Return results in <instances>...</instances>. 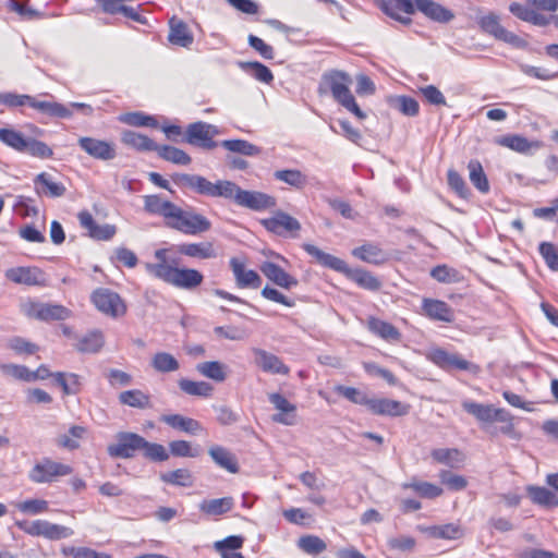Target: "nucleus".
<instances>
[{"mask_svg":"<svg viewBox=\"0 0 558 558\" xmlns=\"http://www.w3.org/2000/svg\"><path fill=\"white\" fill-rule=\"evenodd\" d=\"M144 209L161 217L166 227L186 235H199L211 229V221L203 214L191 207L184 209L157 194L144 196Z\"/></svg>","mask_w":558,"mask_h":558,"instance_id":"nucleus-1","label":"nucleus"},{"mask_svg":"<svg viewBox=\"0 0 558 558\" xmlns=\"http://www.w3.org/2000/svg\"><path fill=\"white\" fill-rule=\"evenodd\" d=\"M167 254L168 248L156 250L154 255L157 263H147L145 265L147 272L165 283L182 290L193 291L203 284L204 275L199 270L173 266L168 262Z\"/></svg>","mask_w":558,"mask_h":558,"instance_id":"nucleus-2","label":"nucleus"},{"mask_svg":"<svg viewBox=\"0 0 558 558\" xmlns=\"http://www.w3.org/2000/svg\"><path fill=\"white\" fill-rule=\"evenodd\" d=\"M107 451L112 458L130 459L142 451L144 458L154 462H163L169 459L165 446L149 442L143 436L131 432L118 433L117 442L109 445Z\"/></svg>","mask_w":558,"mask_h":558,"instance_id":"nucleus-3","label":"nucleus"},{"mask_svg":"<svg viewBox=\"0 0 558 558\" xmlns=\"http://www.w3.org/2000/svg\"><path fill=\"white\" fill-rule=\"evenodd\" d=\"M302 248L315 258L318 264L344 275L360 288L372 292L380 290V279L374 276L371 271L363 268H350L343 259L325 253L314 244L304 243L302 244Z\"/></svg>","mask_w":558,"mask_h":558,"instance_id":"nucleus-4","label":"nucleus"},{"mask_svg":"<svg viewBox=\"0 0 558 558\" xmlns=\"http://www.w3.org/2000/svg\"><path fill=\"white\" fill-rule=\"evenodd\" d=\"M352 78L347 72L330 70L322 75L317 92L320 96L330 93L339 105L354 114L357 119L363 120L366 118V114L361 110L355 101V98L350 90Z\"/></svg>","mask_w":558,"mask_h":558,"instance_id":"nucleus-5","label":"nucleus"},{"mask_svg":"<svg viewBox=\"0 0 558 558\" xmlns=\"http://www.w3.org/2000/svg\"><path fill=\"white\" fill-rule=\"evenodd\" d=\"M512 15L522 22L545 27L551 22L558 28V15H547L558 11V0H525L524 3L513 1L509 4Z\"/></svg>","mask_w":558,"mask_h":558,"instance_id":"nucleus-6","label":"nucleus"},{"mask_svg":"<svg viewBox=\"0 0 558 558\" xmlns=\"http://www.w3.org/2000/svg\"><path fill=\"white\" fill-rule=\"evenodd\" d=\"M462 408L486 430L489 429L493 423H500L499 433L511 435L514 432V417L504 408H495L493 404H483L471 400L463 401ZM490 434L496 435L497 429L490 430Z\"/></svg>","mask_w":558,"mask_h":558,"instance_id":"nucleus-7","label":"nucleus"},{"mask_svg":"<svg viewBox=\"0 0 558 558\" xmlns=\"http://www.w3.org/2000/svg\"><path fill=\"white\" fill-rule=\"evenodd\" d=\"M477 25L483 33L494 37L496 40L504 41L514 48L523 49L527 46L525 39L506 29L501 25L499 15L494 12L480 16L477 19Z\"/></svg>","mask_w":558,"mask_h":558,"instance_id":"nucleus-8","label":"nucleus"},{"mask_svg":"<svg viewBox=\"0 0 558 558\" xmlns=\"http://www.w3.org/2000/svg\"><path fill=\"white\" fill-rule=\"evenodd\" d=\"M21 311L27 318L40 322L65 320L72 315L71 310L61 304L43 303L33 300L22 304Z\"/></svg>","mask_w":558,"mask_h":558,"instance_id":"nucleus-9","label":"nucleus"},{"mask_svg":"<svg viewBox=\"0 0 558 558\" xmlns=\"http://www.w3.org/2000/svg\"><path fill=\"white\" fill-rule=\"evenodd\" d=\"M15 526L31 536H43L50 541L68 538L74 533L71 527L51 523L47 520H35L33 522L20 520L15 521Z\"/></svg>","mask_w":558,"mask_h":558,"instance_id":"nucleus-10","label":"nucleus"},{"mask_svg":"<svg viewBox=\"0 0 558 558\" xmlns=\"http://www.w3.org/2000/svg\"><path fill=\"white\" fill-rule=\"evenodd\" d=\"M90 301L100 313L111 318L124 316L128 310L123 299L107 288L96 289L90 295Z\"/></svg>","mask_w":558,"mask_h":558,"instance_id":"nucleus-11","label":"nucleus"},{"mask_svg":"<svg viewBox=\"0 0 558 558\" xmlns=\"http://www.w3.org/2000/svg\"><path fill=\"white\" fill-rule=\"evenodd\" d=\"M73 473V468L69 464L53 461L50 458H44L37 462L28 473L32 482L37 484L52 483L59 477L68 476Z\"/></svg>","mask_w":558,"mask_h":558,"instance_id":"nucleus-12","label":"nucleus"},{"mask_svg":"<svg viewBox=\"0 0 558 558\" xmlns=\"http://www.w3.org/2000/svg\"><path fill=\"white\" fill-rule=\"evenodd\" d=\"M427 359L445 371L458 369L466 371L472 374H478L480 365L463 359L459 354L449 353L441 348H433L427 353Z\"/></svg>","mask_w":558,"mask_h":558,"instance_id":"nucleus-13","label":"nucleus"},{"mask_svg":"<svg viewBox=\"0 0 558 558\" xmlns=\"http://www.w3.org/2000/svg\"><path fill=\"white\" fill-rule=\"evenodd\" d=\"M8 281L26 287L44 288L48 286L47 274L38 266H16L4 271Z\"/></svg>","mask_w":558,"mask_h":558,"instance_id":"nucleus-14","label":"nucleus"},{"mask_svg":"<svg viewBox=\"0 0 558 558\" xmlns=\"http://www.w3.org/2000/svg\"><path fill=\"white\" fill-rule=\"evenodd\" d=\"M260 225L268 232L284 238H296L301 231L300 221L282 210H277L272 216L262 219Z\"/></svg>","mask_w":558,"mask_h":558,"instance_id":"nucleus-15","label":"nucleus"},{"mask_svg":"<svg viewBox=\"0 0 558 558\" xmlns=\"http://www.w3.org/2000/svg\"><path fill=\"white\" fill-rule=\"evenodd\" d=\"M229 267L232 271L235 286L239 289H259L262 287V277L259 274L247 267L246 259L241 257H231Z\"/></svg>","mask_w":558,"mask_h":558,"instance_id":"nucleus-16","label":"nucleus"},{"mask_svg":"<svg viewBox=\"0 0 558 558\" xmlns=\"http://www.w3.org/2000/svg\"><path fill=\"white\" fill-rule=\"evenodd\" d=\"M77 144L84 153L96 160L109 161L117 157V147L111 141L81 136Z\"/></svg>","mask_w":558,"mask_h":558,"instance_id":"nucleus-17","label":"nucleus"},{"mask_svg":"<svg viewBox=\"0 0 558 558\" xmlns=\"http://www.w3.org/2000/svg\"><path fill=\"white\" fill-rule=\"evenodd\" d=\"M375 3L386 15L405 25L411 23L416 10V0H375Z\"/></svg>","mask_w":558,"mask_h":558,"instance_id":"nucleus-18","label":"nucleus"},{"mask_svg":"<svg viewBox=\"0 0 558 558\" xmlns=\"http://www.w3.org/2000/svg\"><path fill=\"white\" fill-rule=\"evenodd\" d=\"M268 400L277 411V413L271 416L272 422L286 426H291L296 423L298 409L294 403L290 402L279 392L269 393Z\"/></svg>","mask_w":558,"mask_h":558,"instance_id":"nucleus-19","label":"nucleus"},{"mask_svg":"<svg viewBox=\"0 0 558 558\" xmlns=\"http://www.w3.org/2000/svg\"><path fill=\"white\" fill-rule=\"evenodd\" d=\"M77 219L81 228L86 230L87 235L96 241H109L117 233V227L114 225H97L93 215L86 209L77 214Z\"/></svg>","mask_w":558,"mask_h":558,"instance_id":"nucleus-20","label":"nucleus"},{"mask_svg":"<svg viewBox=\"0 0 558 558\" xmlns=\"http://www.w3.org/2000/svg\"><path fill=\"white\" fill-rule=\"evenodd\" d=\"M216 132L215 126L210 124L201 121L194 122L189 124L186 129L185 141L191 145L213 149L217 146V143L213 140Z\"/></svg>","mask_w":558,"mask_h":558,"instance_id":"nucleus-21","label":"nucleus"},{"mask_svg":"<svg viewBox=\"0 0 558 558\" xmlns=\"http://www.w3.org/2000/svg\"><path fill=\"white\" fill-rule=\"evenodd\" d=\"M422 315L430 320L451 324L454 320L453 308L442 300L423 298L421 304Z\"/></svg>","mask_w":558,"mask_h":558,"instance_id":"nucleus-22","label":"nucleus"},{"mask_svg":"<svg viewBox=\"0 0 558 558\" xmlns=\"http://www.w3.org/2000/svg\"><path fill=\"white\" fill-rule=\"evenodd\" d=\"M494 142L500 147L508 148L522 155H530L533 150L543 147V143L541 141H530L527 137L520 134H506L497 136L495 137Z\"/></svg>","mask_w":558,"mask_h":558,"instance_id":"nucleus-23","label":"nucleus"},{"mask_svg":"<svg viewBox=\"0 0 558 558\" xmlns=\"http://www.w3.org/2000/svg\"><path fill=\"white\" fill-rule=\"evenodd\" d=\"M410 410L411 405L409 403L388 398H372L368 407V411L375 415L393 417L404 416L409 414Z\"/></svg>","mask_w":558,"mask_h":558,"instance_id":"nucleus-24","label":"nucleus"},{"mask_svg":"<svg viewBox=\"0 0 558 558\" xmlns=\"http://www.w3.org/2000/svg\"><path fill=\"white\" fill-rule=\"evenodd\" d=\"M263 275L274 284L290 290L299 284V280L272 262H263L259 267Z\"/></svg>","mask_w":558,"mask_h":558,"instance_id":"nucleus-25","label":"nucleus"},{"mask_svg":"<svg viewBox=\"0 0 558 558\" xmlns=\"http://www.w3.org/2000/svg\"><path fill=\"white\" fill-rule=\"evenodd\" d=\"M168 24V41L173 46L190 48L194 43V35L189 25L175 15L169 20Z\"/></svg>","mask_w":558,"mask_h":558,"instance_id":"nucleus-26","label":"nucleus"},{"mask_svg":"<svg viewBox=\"0 0 558 558\" xmlns=\"http://www.w3.org/2000/svg\"><path fill=\"white\" fill-rule=\"evenodd\" d=\"M352 255L366 264L380 266L388 262L389 255L378 244L365 242L352 250Z\"/></svg>","mask_w":558,"mask_h":558,"instance_id":"nucleus-27","label":"nucleus"},{"mask_svg":"<svg viewBox=\"0 0 558 558\" xmlns=\"http://www.w3.org/2000/svg\"><path fill=\"white\" fill-rule=\"evenodd\" d=\"M238 197V205L256 211L272 208L277 204L276 198L274 196L257 191L242 190Z\"/></svg>","mask_w":558,"mask_h":558,"instance_id":"nucleus-28","label":"nucleus"},{"mask_svg":"<svg viewBox=\"0 0 558 558\" xmlns=\"http://www.w3.org/2000/svg\"><path fill=\"white\" fill-rule=\"evenodd\" d=\"M35 190L38 195L50 198L61 197L65 194L66 187L62 182L56 181L51 174L41 172L34 179Z\"/></svg>","mask_w":558,"mask_h":558,"instance_id":"nucleus-29","label":"nucleus"},{"mask_svg":"<svg viewBox=\"0 0 558 558\" xmlns=\"http://www.w3.org/2000/svg\"><path fill=\"white\" fill-rule=\"evenodd\" d=\"M172 180L181 186L190 187L198 194L214 197L215 183L210 182L204 177L196 174L180 173L174 174Z\"/></svg>","mask_w":558,"mask_h":558,"instance_id":"nucleus-30","label":"nucleus"},{"mask_svg":"<svg viewBox=\"0 0 558 558\" xmlns=\"http://www.w3.org/2000/svg\"><path fill=\"white\" fill-rule=\"evenodd\" d=\"M254 354L256 364L263 372L279 375H288L290 373V367L277 355L263 349H255Z\"/></svg>","mask_w":558,"mask_h":558,"instance_id":"nucleus-31","label":"nucleus"},{"mask_svg":"<svg viewBox=\"0 0 558 558\" xmlns=\"http://www.w3.org/2000/svg\"><path fill=\"white\" fill-rule=\"evenodd\" d=\"M366 327L373 335L388 342H399L402 338L396 326L375 316L367 318Z\"/></svg>","mask_w":558,"mask_h":558,"instance_id":"nucleus-32","label":"nucleus"},{"mask_svg":"<svg viewBox=\"0 0 558 558\" xmlns=\"http://www.w3.org/2000/svg\"><path fill=\"white\" fill-rule=\"evenodd\" d=\"M177 252L183 256L195 259H210L217 256L213 242H190L177 246Z\"/></svg>","mask_w":558,"mask_h":558,"instance_id":"nucleus-33","label":"nucleus"},{"mask_svg":"<svg viewBox=\"0 0 558 558\" xmlns=\"http://www.w3.org/2000/svg\"><path fill=\"white\" fill-rule=\"evenodd\" d=\"M208 454L213 461L221 469L228 471L231 474H236L240 471L238 459L234 453L229 449L215 445L208 450Z\"/></svg>","mask_w":558,"mask_h":558,"instance_id":"nucleus-34","label":"nucleus"},{"mask_svg":"<svg viewBox=\"0 0 558 558\" xmlns=\"http://www.w3.org/2000/svg\"><path fill=\"white\" fill-rule=\"evenodd\" d=\"M416 10L426 17L439 23H448L454 17V14L449 9L433 0H416Z\"/></svg>","mask_w":558,"mask_h":558,"instance_id":"nucleus-35","label":"nucleus"},{"mask_svg":"<svg viewBox=\"0 0 558 558\" xmlns=\"http://www.w3.org/2000/svg\"><path fill=\"white\" fill-rule=\"evenodd\" d=\"M401 487L402 489H410L414 492L418 497L425 499H436L444 494L441 486L420 480L415 476L412 477L409 482L403 483Z\"/></svg>","mask_w":558,"mask_h":558,"instance_id":"nucleus-36","label":"nucleus"},{"mask_svg":"<svg viewBox=\"0 0 558 558\" xmlns=\"http://www.w3.org/2000/svg\"><path fill=\"white\" fill-rule=\"evenodd\" d=\"M105 345V336L100 330H92L76 339L74 349L84 354L98 353Z\"/></svg>","mask_w":558,"mask_h":558,"instance_id":"nucleus-37","label":"nucleus"},{"mask_svg":"<svg viewBox=\"0 0 558 558\" xmlns=\"http://www.w3.org/2000/svg\"><path fill=\"white\" fill-rule=\"evenodd\" d=\"M432 459L439 464H445L451 469H458L465 461L464 453L458 448H437L430 451Z\"/></svg>","mask_w":558,"mask_h":558,"instance_id":"nucleus-38","label":"nucleus"},{"mask_svg":"<svg viewBox=\"0 0 558 558\" xmlns=\"http://www.w3.org/2000/svg\"><path fill=\"white\" fill-rule=\"evenodd\" d=\"M31 108L52 118L66 119L72 116V110L68 106L57 101L38 100L35 97H33Z\"/></svg>","mask_w":558,"mask_h":558,"instance_id":"nucleus-39","label":"nucleus"},{"mask_svg":"<svg viewBox=\"0 0 558 558\" xmlns=\"http://www.w3.org/2000/svg\"><path fill=\"white\" fill-rule=\"evenodd\" d=\"M234 507V499L230 496L216 498V499H204L199 504V510L206 515H222L231 511Z\"/></svg>","mask_w":558,"mask_h":558,"instance_id":"nucleus-40","label":"nucleus"},{"mask_svg":"<svg viewBox=\"0 0 558 558\" xmlns=\"http://www.w3.org/2000/svg\"><path fill=\"white\" fill-rule=\"evenodd\" d=\"M119 402L123 405L135 409H148L151 407V398L147 392L141 389H130L122 391L119 397Z\"/></svg>","mask_w":558,"mask_h":558,"instance_id":"nucleus-41","label":"nucleus"},{"mask_svg":"<svg viewBox=\"0 0 558 558\" xmlns=\"http://www.w3.org/2000/svg\"><path fill=\"white\" fill-rule=\"evenodd\" d=\"M179 388L182 392L192 397L209 398L213 396L214 387L204 380H191L187 378H181L178 381Z\"/></svg>","mask_w":558,"mask_h":558,"instance_id":"nucleus-42","label":"nucleus"},{"mask_svg":"<svg viewBox=\"0 0 558 558\" xmlns=\"http://www.w3.org/2000/svg\"><path fill=\"white\" fill-rule=\"evenodd\" d=\"M161 421L170 427L185 432L187 434H196L197 432L202 430V425L197 420L180 414L163 415Z\"/></svg>","mask_w":558,"mask_h":558,"instance_id":"nucleus-43","label":"nucleus"},{"mask_svg":"<svg viewBox=\"0 0 558 558\" xmlns=\"http://www.w3.org/2000/svg\"><path fill=\"white\" fill-rule=\"evenodd\" d=\"M121 141L138 151H155L157 144L148 136L134 132L125 131L121 135Z\"/></svg>","mask_w":558,"mask_h":558,"instance_id":"nucleus-44","label":"nucleus"},{"mask_svg":"<svg viewBox=\"0 0 558 558\" xmlns=\"http://www.w3.org/2000/svg\"><path fill=\"white\" fill-rule=\"evenodd\" d=\"M468 170L470 181L474 187L483 194L488 193L490 186L482 163L477 159H471L468 163Z\"/></svg>","mask_w":558,"mask_h":558,"instance_id":"nucleus-45","label":"nucleus"},{"mask_svg":"<svg viewBox=\"0 0 558 558\" xmlns=\"http://www.w3.org/2000/svg\"><path fill=\"white\" fill-rule=\"evenodd\" d=\"M527 494L531 500L546 508L558 507V497L550 489L542 486H529Z\"/></svg>","mask_w":558,"mask_h":558,"instance_id":"nucleus-46","label":"nucleus"},{"mask_svg":"<svg viewBox=\"0 0 558 558\" xmlns=\"http://www.w3.org/2000/svg\"><path fill=\"white\" fill-rule=\"evenodd\" d=\"M196 371L204 377L216 383H222L227 378V366L218 361L198 363Z\"/></svg>","mask_w":558,"mask_h":558,"instance_id":"nucleus-47","label":"nucleus"},{"mask_svg":"<svg viewBox=\"0 0 558 558\" xmlns=\"http://www.w3.org/2000/svg\"><path fill=\"white\" fill-rule=\"evenodd\" d=\"M26 140L23 133L12 128H0V142L19 153H25Z\"/></svg>","mask_w":558,"mask_h":558,"instance_id":"nucleus-48","label":"nucleus"},{"mask_svg":"<svg viewBox=\"0 0 558 558\" xmlns=\"http://www.w3.org/2000/svg\"><path fill=\"white\" fill-rule=\"evenodd\" d=\"M53 378L61 387L63 395H77L81 391L82 381L77 374L57 372L53 374Z\"/></svg>","mask_w":558,"mask_h":558,"instance_id":"nucleus-49","label":"nucleus"},{"mask_svg":"<svg viewBox=\"0 0 558 558\" xmlns=\"http://www.w3.org/2000/svg\"><path fill=\"white\" fill-rule=\"evenodd\" d=\"M155 151L158 153V156L162 158L166 161L175 163V165H183L186 166L191 163V157L189 154H186L184 150L170 146V145H157V148Z\"/></svg>","mask_w":558,"mask_h":558,"instance_id":"nucleus-50","label":"nucleus"},{"mask_svg":"<svg viewBox=\"0 0 558 558\" xmlns=\"http://www.w3.org/2000/svg\"><path fill=\"white\" fill-rule=\"evenodd\" d=\"M151 366L158 373H172L180 368V363L168 352H157L151 357Z\"/></svg>","mask_w":558,"mask_h":558,"instance_id":"nucleus-51","label":"nucleus"},{"mask_svg":"<svg viewBox=\"0 0 558 558\" xmlns=\"http://www.w3.org/2000/svg\"><path fill=\"white\" fill-rule=\"evenodd\" d=\"M86 434V428L80 425L70 427L68 434H63L57 438V445L61 448L75 450L80 448V440Z\"/></svg>","mask_w":558,"mask_h":558,"instance_id":"nucleus-52","label":"nucleus"},{"mask_svg":"<svg viewBox=\"0 0 558 558\" xmlns=\"http://www.w3.org/2000/svg\"><path fill=\"white\" fill-rule=\"evenodd\" d=\"M430 277L440 283H456L463 280L459 270L446 264L437 265L432 268Z\"/></svg>","mask_w":558,"mask_h":558,"instance_id":"nucleus-53","label":"nucleus"},{"mask_svg":"<svg viewBox=\"0 0 558 558\" xmlns=\"http://www.w3.org/2000/svg\"><path fill=\"white\" fill-rule=\"evenodd\" d=\"M221 146L231 151L244 156H256L260 154V148L245 140H225Z\"/></svg>","mask_w":558,"mask_h":558,"instance_id":"nucleus-54","label":"nucleus"},{"mask_svg":"<svg viewBox=\"0 0 558 558\" xmlns=\"http://www.w3.org/2000/svg\"><path fill=\"white\" fill-rule=\"evenodd\" d=\"M298 547L307 555H319L327 549V544L317 535H303L298 541Z\"/></svg>","mask_w":558,"mask_h":558,"instance_id":"nucleus-55","label":"nucleus"},{"mask_svg":"<svg viewBox=\"0 0 558 558\" xmlns=\"http://www.w3.org/2000/svg\"><path fill=\"white\" fill-rule=\"evenodd\" d=\"M333 390L341 397L345 398L354 404L364 405L368 409L371 399L366 393L362 392L357 388L337 385Z\"/></svg>","mask_w":558,"mask_h":558,"instance_id":"nucleus-56","label":"nucleus"},{"mask_svg":"<svg viewBox=\"0 0 558 558\" xmlns=\"http://www.w3.org/2000/svg\"><path fill=\"white\" fill-rule=\"evenodd\" d=\"M241 68L262 83L270 84L274 81V74L269 68L258 61L241 63Z\"/></svg>","mask_w":558,"mask_h":558,"instance_id":"nucleus-57","label":"nucleus"},{"mask_svg":"<svg viewBox=\"0 0 558 558\" xmlns=\"http://www.w3.org/2000/svg\"><path fill=\"white\" fill-rule=\"evenodd\" d=\"M162 482L175 486L190 487L193 485L192 473L187 469H177L160 475Z\"/></svg>","mask_w":558,"mask_h":558,"instance_id":"nucleus-58","label":"nucleus"},{"mask_svg":"<svg viewBox=\"0 0 558 558\" xmlns=\"http://www.w3.org/2000/svg\"><path fill=\"white\" fill-rule=\"evenodd\" d=\"M275 179L284 182L295 189H302L306 184V177L298 169L277 170Z\"/></svg>","mask_w":558,"mask_h":558,"instance_id":"nucleus-59","label":"nucleus"},{"mask_svg":"<svg viewBox=\"0 0 558 558\" xmlns=\"http://www.w3.org/2000/svg\"><path fill=\"white\" fill-rule=\"evenodd\" d=\"M447 181L449 187L460 197L463 199H468L471 196V191L468 187L462 175L453 170L450 169L447 172Z\"/></svg>","mask_w":558,"mask_h":558,"instance_id":"nucleus-60","label":"nucleus"},{"mask_svg":"<svg viewBox=\"0 0 558 558\" xmlns=\"http://www.w3.org/2000/svg\"><path fill=\"white\" fill-rule=\"evenodd\" d=\"M242 192L235 183L227 180L217 181L215 183L214 197H225L233 199L236 204L239 202L238 195Z\"/></svg>","mask_w":558,"mask_h":558,"instance_id":"nucleus-61","label":"nucleus"},{"mask_svg":"<svg viewBox=\"0 0 558 558\" xmlns=\"http://www.w3.org/2000/svg\"><path fill=\"white\" fill-rule=\"evenodd\" d=\"M25 153H28L33 157L40 159H49L53 156V150L45 142L27 138Z\"/></svg>","mask_w":558,"mask_h":558,"instance_id":"nucleus-62","label":"nucleus"},{"mask_svg":"<svg viewBox=\"0 0 558 558\" xmlns=\"http://www.w3.org/2000/svg\"><path fill=\"white\" fill-rule=\"evenodd\" d=\"M432 535L442 539H458L463 535V530L459 524L447 523L432 527Z\"/></svg>","mask_w":558,"mask_h":558,"instance_id":"nucleus-63","label":"nucleus"},{"mask_svg":"<svg viewBox=\"0 0 558 558\" xmlns=\"http://www.w3.org/2000/svg\"><path fill=\"white\" fill-rule=\"evenodd\" d=\"M539 254L551 270H558V248L550 242L539 244Z\"/></svg>","mask_w":558,"mask_h":558,"instance_id":"nucleus-64","label":"nucleus"}]
</instances>
